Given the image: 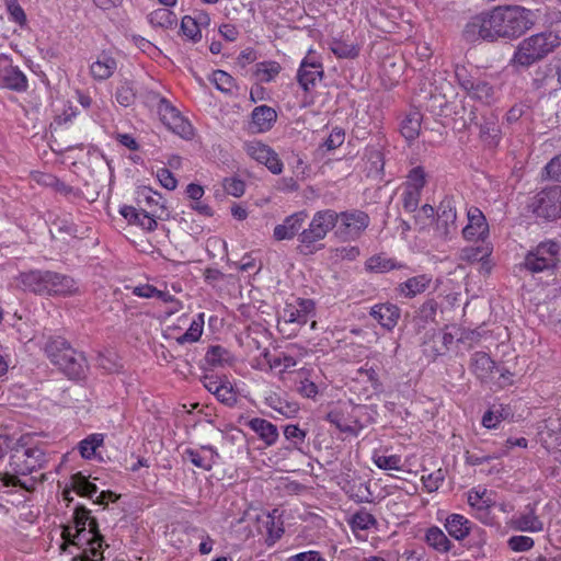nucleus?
<instances>
[{
	"instance_id": "obj_1",
	"label": "nucleus",
	"mask_w": 561,
	"mask_h": 561,
	"mask_svg": "<svg viewBox=\"0 0 561 561\" xmlns=\"http://www.w3.org/2000/svg\"><path fill=\"white\" fill-rule=\"evenodd\" d=\"M537 13L520 5H497L473 16L465 26L463 37L468 42L479 39L494 43L499 39L519 38L534 27Z\"/></svg>"
},
{
	"instance_id": "obj_2",
	"label": "nucleus",
	"mask_w": 561,
	"mask_h": 561,
	"mask_svg": "<svg viewBox=\"0 0 561 561\" xmlns=\"http://www.w3.org/2000/svg\"><path fill=\"white\" fill-rule=\"evenodd\" d=\"M561 45V36L554 32H541L520 41L510 60L514 68H529L545 59Z\"/></svg>"
},
{
	"instance_id": "obj_3",
	"label": "nucleus",
	"mask_w": 561,
	"mask_h": 561,
	"mask_svg": "<svg viewBox=\"0 0 561 561\" xmlns=\"http://www.w3.org/2000/svg\"><path fill=\"white\" fill-rule=\"evenodd\" d=\"M24 289L38 295H71L77 291L75 279L51 271H31L20 275Z\"/></svg>"
},
{
	"instance_id": "obj_4",
	"label": "nucleus",
	"mask_w": 561,
	"mask_h": 561,
	"mask_svg": "<svg viewBox=\"0 0 561 561\" xmlns=\"http://www.w3.org/2000/svg\"><path fill=\"white\" fill-rule=\"evenodd\" d=\"M339 218V213L333 209L317 211L309 222L308 228L302 229L299 233V244L296 248L297 252L304 255H310L321 250L323 244L319 242L327 237L329 231L337 226Z\"/></svg>"
},
{
	"instance_id": "obj_5",
	"label": "nucleus",
	"mask_w": 561,
	"mask_h": 561,
	"mask_svg": "<svg viewBox=\"0 0 561 561\" xmlns=\"http://www.w3.org/2000/svg\"><path fill=\"white\" fill-rule=\"evenodd\" d=\"M559 251L560 247L557 242H541L526 254L523 263L519 264V268L533 274L551 270L559 262Z\"/></svg>"
},
{
	"instance_id": "obj_6",
	"label": "nucleus",
	"mask_w": 561,
	"mask_h": 561,
	"mask_svg": "<svg viewBox=\"0 0 561 561\" xmlns=\"http://www.w3.org/2000/svg\"><path fill=\"white\" fill-rule=\"evenodd\" d=\"M528 208L546 220L561 218V185L543 188L529 202Z\"/></svg>"
},
{
	"instance_id": "obj_7",
	"label": "nucleus",
	"mask_w": 561,
	"mask_h": 561,
	"mask_svg": "<svg viewBox=\"0 0 561 561\" xmlns=\"http://www.w3.org/2000/svg\"><path fill=\"white\" fill-rule=\"evenodd\" d=\"M12 450L10 466L15 474H30L45 462V454L41 448H26L19 442Z\"/></svg>"
},
{
	"instance_id": "obj_8",
	"label": "nucleus",
	"mask_w": 561,
	"mask_h": 561,
	"mask_svg": "<svg viewBox=\"0 0 561 561\" xmlns=\"http://www.w3.org/2000/svg\"><path fill=\"white\" fill-rule=\"evenodd\" d=\"M339 216L335 234L344 241L359 238L370 222L369 216L357 209L342 211Z\"/></svg>"
},
{
	"instance_id": "obj_9",
	"label": "nucleus",
	"mask_w": 561,
	"mask_h": 561,
	"mask_svg": "<svg viewBox=\"0 0 561 561\" xmlns=\"http://www.w3.org/2000/svg\"><path fill=\"white\" fill-rule=\"evenodd\" d=\"M158 112L168 129L182 138L188 139L193 136V128L190 122L167 99L161 98L159 100Z\"/></svg>"
},
{
	"instance_id": "obj_10",
	"label": "nucleus",
	"mask_w": 561,
	"mask_h": 561,
	"mask_svg": "<svg viewBox=\"0 0 561 561\" xmlns=\"http://www.w3.org/2000/svg\"><path fill=\"white\" fill-rule=\"evenodd\" d=\"M456 204L455 197L447 195L437 209L436 230L445 239L450 238L458 230Z\"/></svg>"
},
{
	"instance_id": "obj_11",
	"label": "nucleus",
	"mask_w": 561,
	"mask_h": 561,
	"mask_svg": "<svg viewBox=\"0 0 561 561\" xmlns=\"http://www.w3.org/2000/svg\"><path fill=\"white\" fill-rule=\"evenodd\" d=\"M244 149L252 159L264 164L273 174L282 172L283 163L270 146L261 141H249L244 144Z\"/></svg>"
},
{
	"instance_id": "obj_12",
	"label": "nucleus",
	"mask_w": 561,
	"mask_h": 561,
	"mask_svg": "<svg viewBox=\"0 0 561 561\" xmlns=\"http://www.w3.org/2000/svg\"><path fill=\"white\" fill-rule=\"evenodd\" d=\"M0 84L15 92L27 90V78L8 57H0Z\"/></svg>"
},
{
	"instance_id": "obj_13",
	"label": "nucleus",
	"mask_w": 561,
	"mask_h": 561,
	"mask_svg": "<svg viewBox=\"0 0 561 561\" xmlns=\"http://www.w3.org/2000/svg\"><path fill=\"white\" fill-rule=\"evenodd\" d=\"M66 355L57 366L69 379H83L88 371V363L82 353L77 352L70 343L66 346Z\"/></svg>"
},
{
	"instance_id": "obj_14",
	"label": "nucleus",
	"mask_w": 561,
	"mask_h": 561,
	"mask_svg": "<svg viewBox=\"0 0 561 561\" xmlns=\"http://www.w3.org/2000/svg\"><path fill=\"white\" fill-rule=\"evenodd\" d=\"M66 355L57 366L69 379H83L88 371V363L82 353L77 352L70 343L66 346Z\"/></svg>"
},
{
	"instance_id": "obj_15",
	"label": "nucleus",
	"mask_w": 561,
	"mask_h": 561,
	"mask_svg": "<svg viewBox=\"0 0 561 561\" xmlns=\"http://www.w3.org/2000/svg\"><path fill=\"white\" fill-rule=\"evenodd\" d=\"M308 215L306 211H297L287 216L282 224L275 226L273 230V238L276 241L291 240L302 231V226Z\"/></svg>"
},
{
	"instance_id": "obj_16",
	"label": "nucleus",
	"mask_w": 561,
	"mask_h": 561,
	"mask_svg": "<svg viewBox=\"0 0 561 561\" xmlns=\"http://www.w3.org/2000/svg\"><path fill=\"white\" fill-rule=\"evenodd\" d=\"M323 77L322 65L317 61H311L307 57L301 61L297 72V81L301 89L308 93Z\"/></svg>"
},
{
	"instance_id": "obj_17",
	"label": "nucleus",
	"mask_w": 561,
	"mask_h": 561,
	"mask_svg": "<svg viewBox=\"0 0 561 561\" xmlns=\"http://www.w3.org/2000/svg\"><path fill=\"white\" fill-rule=\"evenodd\" d=\"M467 216L468 225L462 229L463 237L467 240H484L489 233V225L483 213L477 207H471Z\"/></svg>"
},
{
	"instance_id": "obj_18",
	"label": "nucleus",
	"mask_w": 561,
	"mask_h": 561,
	"mask_svg": "<svg viewBox=\"0 0 561 561\" xmlns=\"http://www.w3.org/2000/svg\"><path fill=\"white\" fill-rule=\"evenodd\" d=\"M121 215L127 219L130 224H135L148 231L156 230L158 224L156 217L162 219V214H158V210L148 213L147 210L138 211L133 206H123L119 210Z\"/></svg>"
},
{
	"instance_id": "obj_19",
	"label": "nucleus",
	"mask_w": 561,
	"mask_h": 561,
	"mask_svg": "<svg viewBox=\"0 0 561 561\" xmlns=\"http://www.w3.org/2000/svg\"><path fill=\"white\" fill-rule=\"evenodd\" d=\"M100 537H93L87 529H77L73 535V546L82 547L89 546L88 549L83 550L80 557L81 561H96L101 557L102 545L100 543Z\"/></svg>"
},
{
	"instance_id": "obj_20",
	"label": "nucleus",
	"mask_w": 561,
	"mask_h": 561,
	"mask_svg": "<svg viewBox=\"0 0 561 561\" xmlns=\"http://www.w3.org/2000/svg\"><path fill=\"white\" fill-rule=\"evenodd\" d=\"M511 527L516 531L539 533L543 530V522L536 514L535 507L528 505L525 512L513 516Z\"/></svg>"
},
{
	"instance_id": "obj_21",
	"label": "nucleus",
	"mask_w": 561,
	"mask_h": 561,
	"mask_svg": "<svg viewBox=\"0 0 561 561\" xmlns=\"http://www.w3.org/2000/svg\"><path fill=\"white\" fill-rule=\"evenodd\" d=\"M277 112L268 105H260L253 108L251 113L250 127L253 133H266L271 130L276 123Z\"/></svg>"
},
{
	"instance_id": "obj_22",
	"label": "nucleus",
	"mask_w": 561,
	"mask_h": 561,
	"mask_svg": "<svg viewBox=\"0 0 561 561\" xmlns=\"http://www.w3.org/2000/svg\"><path fill=\"white\" fill-rule=\"evenodd\" d=\"M373 317L382 328L391 331L398 323L400 318V309L390 302L378 304L371 307L369 311Z\"/></svg>"
},
{
	"instance_id": "obj_23",
	"label": "nucleus",
	"mask_w": 561,
	"mask_h": 561,
	"mask_svg": "<svg viewBox=\"0 0 561 561\" xmlns=\"http://www.w3.org/2000/svg\"><path fill=\"white\" fill-rule=\"evenodd\" d=\"M314 314V302L311 299L298 298L297 305H287L284 309V318L287 322L305 324L309 316Z\"/></svg>"
},
{
	"instance_id": "obj_24",
	"label": "nucleus",
	"mask_w": 561,
	"mask_h": 561,
	"mask_svg": "<svg viewBox=\"0 0 561 561\" xmlns=\"http://www.w3.org/2000/svg\"><path fill=\"white\" fill-rule=\"evenodd\" d=\"M496 368L495 362L484 352H476L470 358V369L481 381H488Z\"/></svg>"
},
{
	"instance_id": "obj_25",
	"label": "nucleus",
	"mask_w": 561,
	"mask_h": 561,
	"mask_svg": "<svg viewBox=\"0 0 561 561\" xmlns=\"http://www.w3.org/2000/svg\"><path fill=\"white\" fill-rule=\"evenodd\" d=\"M248 426L262 439L267 446L274 445L278 439V430L276 425L265 419L253 417L248 422Z\"/></svg>"
},
{
	"instance_id": "obj_26",
	"label": "nucleus",
	"mask_w": 561,
	"mask_h": 561,
	"mask_svg": "<svg viewBox=\"0 0 561 561\" xmlns=\"http://www.w3.org/2000/svg\"><path fill=\"white\" fill-rule=\"evenodd\" d=\"M202 451L208 453L209 455H202L199 450L193 448H186L184 450V458L190 460L194 466L204 470H210L216 462L218 457L217 451L211 446H203Z\"/></svg>"
},
{
	"instance_id": "obj_27",
	"label": "nucleus",
	"mask_w": 561,
	"mask_h": 561,
	"mask_svg": "<svg viewBox=\"0 0 561 561\" xmlns=\"http://www.w3.org/2000/svg\"><path fill=\"white\" fill-rule=\"evenodd\" d=\"M445 528L456 540L466 538L471 529V523L460 514H451L446 518Z\"/></svg>"
},
{
	"instance_id": "obj_28",
	"label": "nucleus",
	"mask_w": 561,
	"mask_h": 561,
	"mask_svg": "<svg viewBox=\"0 0 561 561\" xmlns=\"http://www.w3.org/2000/svg\"><path fill=\"white\" fill-rule=\"evenodd\" d=\"M432 282V277L422 274L407 279L404 283L399 285V291L407 298H412L417 294H422L426 290Z\"/></svg>"
},
{
	"instance_id": "obj_29",
	"label": "nucleus",
	"mask_w": 561,
	"mask_h": 561,
	"mask_svg": "<svg viewBox=\"0 0 561 561\" xmlns=\"http://www.w3.org/2000/svg\"><path fill=\"white\" fill-rule=\"evenodd\" d=\"M425 542L439 553H447L453 548V542L437 526L430 527L425 533Z\"/></svg>"
},
{
	"instance_id": "obj_30",
	"label": "nucleus",
	"mask_w": 561,
	"mask_h": 561,
	"mask_svg": "<svg viewBox=\"0 0 561 561\" xmlns=\"http://www.w3.org/2000/svg\"><path fill=\"white\" fill-rule=\"evenodd\" d=\"M117 67L116 60L106 55L102 54L96 61L90 67V72L95 80H106L115 71Z\"/></svg>"
},
{
	"instance_id": "obj_31",
	"label": "nucleus",
	"mask_w": 561,
	"mask_h": 561,
	"mask_svg": "<svg viewBox=\"0 0 561 561\" xmlns=\"http://www.w3.org/2000/svg\"><path fill=\"white\" fill-rule=\"evenodd\" d=\"M265 403L287 419L296 416L299 411V405L296 402L284 400L276 393L266 397Z\"/></svg>"
},
{
	"instance_id": "obj_32",
	"label": "nucleus",
	"mask_w": 561,
	"mask_h": 561,
	"mask_svg": "<svg viewBox=\"0 0 561 561\" xmlns=\"http://www.w3.org/2000/svg\"><path fill=\"white\" fill-rule=\"evenodd\" d=\"M69 342L64 337L57 336L49 339L45 344V353L53 365L58 366L66 355V346H68Z\"/></svg>"
},
{
	"instance_id": "obj_33",
	"label": "nucleus",
	"mask_w": 561,
	"mask_h": 561,
	"mask_svg": "<svg viewBox=\"0 0 561 561\" xmlns=\"http://www.w3.org/2000/svg\"><path fill=\"white\" fill-rule=\"evenodd\" d=\"M149 23L154 27L173 28L176 25V15L169 9L162 8L152 11L148 15Z\"/></svg>"
},
{
	"instance_id": "obj_34",
	"label": "nucleus",
	"mask_w": 561,
	"mask_h": 561,
	"mask_svg": "<svg viewBox=\"0 0 561 561\" xmlns=\"http://www.w3.org/2000/svg\"><path fill=\"white\" fill-rule=\"evenodd\" d=\"M421 121L422 115L416 111L409 113L402 121L400 131L407 140L411 141L417 138L421 129Z\"/></svg>"
},
{
	"instance_id": "obj_35",
	"label": "nucleus",
	"mask_w": 561,
	"mask_h": 561,
	"mask_svg": "<svg viewBox=\"0 0 561 561\" xmlns=\"http://www.w3.org/2000/svg\"><path fill=\"white\" fill-rule=\"evenodd\" d=\"M72 490L80 496L91 499L96 492V484L90 482L82 472H77L71 476Z\"/></svg>"
},
{
	"instance_id": "obj_36",
	"label": "nucleus",
	"mask_w": 561,
	"mask_h": 561,
	"mask_svg": "<svg viewBox=\"0 0 561 561\" xmlns=\"http://www.w3.org/2000/svg\"><path fill=\"white\" fill-rule=\"evenodd\" d=\"M491 502V499L486 496V490L482 492L471 490L468 494V503L470 506L478 510L480 519L488 516Z\"/></svg>"
},
{
	"instance_id": "obj_37",
	"label": "nucleus",
	"mask_w": 561,
	"mask_h": 561,
	"mask_svg": "<svg viewBox=\"0 0 561 561\" xmlns=\"http://www.w3.org/2000/svg\"><path fill=\"white\" fill-rule=\"evenodd\" d=\"M204 328V313L197 314V317L192 321L190 328L186 330L184 334L176 337V342L179 344L185 343H195L197 342L203 333Z\"/></svg>"
},
{
	"instance_id": "obj_38",
	"label": "nucleus",
	"mask_w": 561,
	"mask_h": 561,
	"mask_svg": "<svg viewBox=\"0 0 561 561\" xmlns=\"http://www.w3.org/2000/svg\"><path fill=\"white\" fill-rule=\"evenodd\" d=\"M205 362L213 367H222L229 364L230 354L220 345H211L205 355Z\"/></svg>"
},
{
	"instance_id": "obj_39",
	"label": "nucleus",
	"mask_w": 561,
	"mask_h": 561,
	"mask_svg": "<svg viewBox=\"0 0 561 561\" xmlns=\"http://www.w3.org/2000/svg\"><path fill=\"white\" fill-rule=\"evenodd\" d=\"M400 267L401 265L398 264L393 259L387 257L382 254L371 256L367 261V268L376 273H386Z\"/></svg>"
},
{
	"instance_id": "obj_40",
	"label": "nucleus",
	"mask_w": 561,
	"mask_h": 561,
	"mask_svg": "<svg viewBox=\"0 0 561 561\" xmlns=\"http://www.w3.org/2000/svg\"><path fill=\"white\" fill-rule=\"evenodd\" d=\"M510 414V410L504 408L502 404L499 407L493 405L491 410L484 413L482 417V425L486 428H494L499 422L507 419Z\"/></svg>"
},
{
	"instance_id": "obj_41",
	"label": "nucleus",
	"mask_w": 561,
	"mask_h": 561,
	"mask_svg": "<svg viewBox=\"0 0 561 561\" xmlns=\"http://www.w3.org/2000/svg\"><path fill=\"white\" fill-rule=\"evenodd\" d=\"M138 197L144 198V202L148 207L158 206L160 213L168 216L167 208L163 204V198L160 193L152 191L150 187L144 186L138 191Z\"/></svg>"
},
{
	"instance_id": "obj_42",
	"label": "nucleus",
	"mask_w": 561,
	"mask_h": 561,
	"mask_svg": "<svg viewBox=\"0 0 561 561\" xmlns=\"http://www.w3.org/2000/svg\"><path fill=\"white\" fill-rule=\"evenodd\" d=\"M103 444L102 434H92L80 442L79 450L84 459H91L99 446Z\"/></svg>"
},
{
	"instance_id": "obj_43",
	"label": "nucleus",
	"mask_w": 561,
	"mask_h": 561,
	"mask_svg": "<svg viewBox=\"0 0 561 561\" xmlns=\"http://www.w3.org/2000/svg\"><path fill=\"white\" fill-rule=\"evenodd\" d=\"M211 81L218 90L225 93H231L236 87L234 79L224 70H215Z\"/></svg>"
},
{
	"instance_id": "obj_44",
	"label": "nucleus",
	"mask_w": 561,
	"mask_h": 561,
	"mask_svg": "<svg viewBox=\"0 0 561 561\" xmlns=\"http://www.w3.org/2000/svg\"><path fill=\"white\" fill-rule=\"evenodd\" d=\"M116 101L127 107L130 106L136 99V92L134 90L133 83L129 81L123 82L116 90L115 93Z\"/></svg>"
},
{
	"instance_id": "obj_45",
	"label": "nucleus",
	"mask_w": 561,
	"mask_h": 561,
	"mask_svg": "<svg viewBox=\"0 0 561 561\" xmlns=\"http://www.w3.org/2000/svg\"><path fill=\"white\" fill-rule=\"evenodd\" d=\"M280 71V66L276 61H265L256 64V76L261 81L268 82Z\"/></svg>"
},
{
	"instance_id": "obj_46",
	"label": "nucleus",
	"mask_w": 561,
	"mask_h": 561,
	"mask_svg": "<svg viewBox=\"0 0 561 561\" xmlns=\"http://www.w3.org/2000/svg\"><path fill=\"white\" fill-rule=\"evenodd\" d=\"M500 127L494 119L480 124V137L489 145H495L499 140Z\"/></svg>"
},
{
	"instance_id": "obj_47",
	"label": "nucleus",
	"mask_w": 561,
	"mask_h": 561,
	"mask_svg": "<svg viewBox=\"0 0 561 561\" xmlns=\"http://www.w3.org/2000/svg\"><path fill=\"white\" fill-rule=\"evenodd\" d=\"M182 33L194 43H197L202 38L199 26L195 19L190 15H185L181 21Z\"/></svg>"
},
{
	"instance_id": "obj_48",
	"label": "nucleus",
	"mask_w": 561,
	"mask_h": 561,
	"mask_svg": "<svg viewBox=\"0 0 561 561\" xmlns=\"http://www.w3.org/2000/svg\"><path fill=\"white\" fill-rule=\"evenodd\" d=\"M376 524L377 520L374 517V515H371L365 510L356 512L352 517V527L354 529L366 530L369 529L371 526H375Z\"/></svg>"
},
{
	"instance_id": "obj_49",
	"label": "nucleus",
	"mask_w": 561,
	"mask_h": 561,
	"mask_svg": "<svg viewBox=\"0 0 561 561\" xmlns=\"http://www.w3.org/2000/svg\"><path fill=\"white\" fill-rule=\"evenodd\" d=\"M426 184V173L422 167H415L408 174V188L422 191Z\"/></svg>"
},
{
	"instance_id": "obj_50",
	"label": "nucleus",
	"mask_w": 561,
	"mask_h": 561,
	"mask_svg": "<svg viewBox=\"0 0 561 561\" xmlns=\"http://www.w3.org/2000/svg\"><path fill=\"white\" fill-rule=\"evenodd\" d=\"M325 420L335 425L342 433L355 434L356 432L355 426L346 423L344 421L343 414L337 410H333L327 413Z\"/></svg>"
},
{
	"instance_id": "obj_51",
	"label": "nucleus",
	"mask_w": 561,
	"mask_h": 561,
	"mask_svg": "<svg viewBox=\"0 0 561 561\" xmlns=\"http://www.w3.org/2000/svg\"><path fill=\"white\" fill-rule=\"evenodd\" d=\"M470 95L481 102H490L493 98V88L485 81L477 80Z\"/></svg>"
},
{
	"instance_id": "obj_52",
	"label": "nucleus",
	"mask_w": 561,
	"mask_h": 561,
	"mask_svg": "<svg viewBox=\"0 0 561 561\" xmlns=\"http://www.w3.org/2000/svg\"><path fill=\"white\" fill-rule=\"evenodd\" d=\"M534 539L528 536H512L507 540L508 548L515 552L528 551L534 547Z\"/></svg>"
},
{
	"instance_id": "obj_53",
	"label": "nucleus",
	"mask_w": 561,
	"mask_h": 561,
	"mask_svg": "<svg viewBox=\"0 0 561 561\" xmlns=\"http://www.w3.org/2000/svg\"><path fill=\"white\" fill-rule=\"evenodd\" d=\"M375 465L383 470H400L401 469V457L398 455L391 456H375Z\"/></svg>"
},
{
	"instance_id": "obj_54",
	"label": "nucleus",
	"mask_w": 561,
	"mask_h": 561,
	"mask_svg": "<svg viewBox=\"0 0 561 561\" xmlns=\"http://www.w3.org/2000/svg\"><path fill=\"white\" fill-rule=\"evenodd\" d=\"M438 309V304L434 299H428L417 310V318L423 322L434 321Z\"/></svg>"
},
{
	"instance_id": "obj_55",
	"label": "nucleus",
	"mask_w": 561,
	"mask_h": 561,
	"mask_svg": "<svg viewBox=\"0 0 561 561\" xmlns=\"http://www.w3.org/2000/svg\"><path fill=\"white\" fill-rule=\"evenodd\" d=\"M216 398L228 407H232L237 402V396L231 383L225 379L220 389L215 393Z\"/></svg>"
},
{
	"instance_id": "obj_56",
	"label": "nucleus",
	"mask_w": 561,
	"mask_h": 561,
	"mask_svg": "<svg viewBox=\"0 0 561 561\" xmlns=\"http://www.w3.org/2000/svg\"><path fill=\"white\" fill-rule=\"evenodd\" d=\"M331 50L339 58H354L358 55V49L354 45L344 42H333Z\"/></svg>"
},
{
	"instance_id": "obj_57",
	"label": "nucleus",
	"mask_w": 561,
	"mask_h": 561,
	"mask_svg": "<svg viewBox=\"0 0 561 561\" xmlns=\"http://www.w3.org/2000/svg\"><path fill=\"white\" fill-rule=\"evenodd\" d=\"M489 248L470 247L462 250L461 259L468 262H479L490 255Z\"/></svg>"
},
{
	"instance_id": "obj_58",
	"label": "nucleus",
	"mask_w": 561,
	"mask_h": 561,
	"mask_svg": "<svg viewBox=\"0 0 561 561\" xmlns=\"http://www.w3.org/2000/svg\"><path fill=\"white\" fill-rule=\"evenodd\" d=\"M77 226L67 220V219H61V218H57L56 220L53 221V228L50 229V232L51 234L54 236V232H57L59 234H67V236H71V237H76L77 236Z\"/></svg>"
},
{
	"instance_id": "obj_59",
	"label": "nucleus",
	"mask_w": 561,
	"mask_h": 561,
	"mask_svg": "<svg viewBox=\"0 0 561 561\" xmlns=\"http://www.w3.org/2000/svg\"><path fill=\"white\" fill-rule=\"evenodd\" d=\"M7 9L12 21L18 23L21 27L26 25V14L16 0H8Z\"/></svg>"
},
{
	"instance_id": "obj_60",
	"label": "nucleus",
	"mask_w": 561,
	"mask_h": 561,
	"mask_svg": "<svg viewBox=\"0 0 561 561\" xmlns=\"http://www.w3.org/2000/svg\"><path fill=\"white\" fill-rule=\"evenodd\" d=\"M507 455V451L506 450H500L497 453H494L492 455H477V454H471L469 451H467L466 454V462L470 466H479V465H482L484 462H489L493 459H499L503 456H506Z\"/></svg>"
},
{
	"instance_id": "obj_61",
	"label": "nucleus",
	"mask_w": 561,
	"mask_h": 561,
	"mask_svg": "<svg viewBox=\"0 0 561 561\" xmlns=\"http://www.w3.org/2000/svg\"><path fill=\"white\" fill-rule=\"evenodd\" d=\"M421 192L416 190L405 188L402 194L403 208L412 213L416 210L420 203Z\"/></svg>"
},
{
	"instance_id": "obj_62",
	"label": "nucleus",
	"mask_w": 561,
	"mask_h": 561,
	"mask_svg": "<svg viewBox=\"0 0 561 561\" xmlns=\"http://www.w3.org/2000/svg\"><path fill=\"white\" fill-rule=\"evenodd\" d=\"M224 188L226 193L234 197H240L244 194V182L236 178H227L224 180Z\"/></svg>"
},
{
	"instance_id": "obj_63",
	"label": "nucleus",
	"mask_w": 561,
	"mask_h": 561,
	"mask_svg": "<svg viewBox=\"0 0 561 561\" xmlns=\"http://www.w3.org/2000/svg\"><path fill=\"white\" fill-rule=\"evenodd\" d=\"M90 519V511L83 506L78 505L73 512L72 522L75 529H87V524Z\"/></svg>"
},
{
	"instance_id": "obj_64",
	"label": "nucleus",
	"mask_w": 561,
	"mask_h": 561,
	"mask_svg": "<svg viewBox=\"0 0 561 561\" xmlns=\"http://www.w3.org/2000/svg\"><path fill=\"white\" fill-rule=\"evenodd\" d=\"M545 171L549 179L561 182V153L547 163Z\"/></svg>"
}]
</instances>
